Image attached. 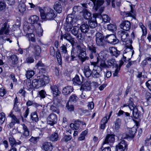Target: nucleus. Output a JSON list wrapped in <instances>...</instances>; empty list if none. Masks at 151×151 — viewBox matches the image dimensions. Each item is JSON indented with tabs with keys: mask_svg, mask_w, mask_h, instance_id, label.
Masks as SVG:
<instances>
[{
	"mask_svg": "<svg viewBox=\"0 0 151 151\" xmlns=\"http://www.w3.org/2000/svg\"><path fill=\"white\" fill-rule=\"evenodd\" d=\"M5 119V115L4 113L2 112L0 113V125L2 124Z\"/></svg>",
	"mask_w": 151,
	"mask_h": 151,
	"instance_id": "nucleus-50",
	"label": "nucleus"
},
{
	"mask_svg": "<svg viewBox=\"0 0 151 151\" xmlns=\"http://www.w3.org/2000/svg\"><path fill=\"white\" fill-rule=\"evenodd\" d=\"M120 27L124 30L129 31L131 28L130 22L128 20L124 21L120 24Z\"/></svg>",
	"mask_w": 151,
	"mask_h": 151,
	"instance_id": "nucleus-16",
	"label": "nucleus"
},
{
	"mask_svg": "<svg viewBox=\"0 0 151 151\" xmlns=\"http://www.w3.org/2000/svg\"><path fill=\"white\" fill-rule=\"evenodd\" d=\"M39 11L42 19L45 21L53 20L56 17L54 11L50 8H40Z\"/></svg>",
	"mask_w": 151,
	"mask_h": 151,
	"instance_id": "nucleus-1",
	"label": "nucleus"
},
{
	"mask_svg": "<svg viewBox=\"0 0 151 151\" xmlns=\"http://www.w3.org/2000/svg\"><path fill=\"white\" fill-rule=\"evenodd\" d=\"M70 126L71 128L73 130H77L80 127L79 124L77 120L75 121L74 124L71 123Z\"/></svg>",
	"mask_w": 151,
	"mask_h": 151,
	"instance_id": "nucleus-40",
	"label": "nucleus"
},
{
	"mask_svg": "<svg viewBox=\"0 0 151 151\" xmlns=\"http://www.w3.org/2000/svg\"><path fill=\"white\" fill-rule=\"evenodd\" d=\"M116 62L115 59H114L108 60L106 62V65L107 67L109 68L112 66L114 65L116 63Z\"/></svg>",
	"mask_w": 151,
	"mask_h": 151,
	"instance_id": "nucleus-42",
	"label": "nucleus"
},
{
	"mask_svg": "<svg viewBox=\"0 0 151 151\" xmlns=\"http://www.w3.org/2000/svg\"><path fill=\"white\" fill-rule=\"evenodd\" d=\"M116 2V5L117 6H120L121 2L119 1H118V0H112L111 1L112 6L114 7L115 8L116 7V6L115 5V3Z\"/></svg>",
	"mask_w": 151,
	"mask_h": 151,
	"instance_id": "nucleus-54",
	"label": "nucleus"
},
{
	"mask_svg": "<svg viewBox=\"0 0 151 151\" xmlns=\"http://www.w3.org/2000/svg\"><path fill=\"white\" fill-rule=\"evenodd\" d=\"M146 84L147 87L151 91V80H148L146 83Z\"/></svg>",
	"mask_w": 151,
	"mask_h": 151,
	"instance_id": "nucleus-64",
	"label": "nucleus"
},
{
	"mask_svg": "<svg viewBox=\"0 0 151 151\" xmlns=\"http://www.w3.org/2000/svg\"><path fill=\"white\" fill-rule=\"evenodd\" d=\"M83 16L86 19L89 20L91 18V14L87 10L84 9L83 10Z\"/></svg>",
	"mask_w": 151,
	"mask_h": 151,
	"instance_id": "nucleus-33",
	"label": "nucleus"
},
{
	"mask_svg": "<svg viewBox=\"0 0 151 151\" xmlns=\"http://www.w3.org/2000/svg\"><path fill=\"white\" fill-rule=\"evenodd\" d=\"M127 106H128L130 110L132 111L134 117L136 119L138 118L140 116V114L139 111H138L137 108L134 104L132 101V99L131 98H129V104L127 105L124 104V105L123 107H124Z\"/></svg>",
	"mask_w": 151,
	"mask_h": 151,
	"instance_id": "nucleus-3",
	"label": "nucleus"
},
{
	"mask_svg": "<svg viewBox=\"0 0 151 151\" xmlns=\"http://www.w3.org/2000/svg\"><path fill=\"white\" fill-rule=\"evenodd\" d=\"M83 72L85 76L87 78L90 77L91 75L92 74L91 71L88 65H85L84 66Z\"/></svg>",
	"mask_w": 151,
	"mask_h": 151,
	"instance_id": "nucleus-27",
	"label": "nucleus"
},
{
	"mask_svg": "<svg viewBox=\"0 0 151 151\" xmlns=\"http://www.w3.org/2000/svg\"><path fill=\"white\" fill-rule=\"evenodd\" d=\"M9 141L11 147H16V141L13 137H9Z\"/></svg>",
	"mask_w": 151,
	"mask_h": 151,
	"instance_id": "nucleus-48",
	"label": "nucleus"
},
{
	"mask_svg": "<svg viewBox=\"0 0 151 151\" xmlns=\"http://www.w3.org/2000/svg\"><path fill=\"white\" fill-rule=\"evenodd\" d=\"M80 29L81 32L86 33L89 31V27L88 25L85 23L82 24L81 26Z\"/></svg>",
	"mask_w": 151,
	"mask_h": 151,
	"instance_id": "nucleus-30",
	"label": "nucleus"
},
{
	"mask_svg": "<svg viewBox=\"0 0 151 151\" xmlns=\"http://www.w3.org/2000/svg\"><path fill=\"white\" fill-rule=\"evenodd\" d=\"M8 116L11 118V122L7 126L9 128H11L13 127L16 123H20L19 119L14 115L13 111H11Z\"/></svg>",
	"mask_w": 151,
	"mask_h": 151,
	"instance_id": "nucleus-7",
	"label": "nucleus"
},
{
	"mask_svg": "<svg viewBox=\"0 0 151 151\" xmlns=\"http://www.w3.org/2000/svg\"><path fill=\"white\" fill-rule=\"evenodd\" d=\"M50 109L52 111L56 113L57 114L59 113V111L58 109L55 106L52 105L50 106Z\"/></svg>",
	"mask_w": 151,
	"mask_h": 151,
	"instance_id": "nucleus-59",
	"label": "nucleus"
},
{
	"mask_svg": "<svg viewBox=\"0 0 151 151\" xmlns=\"http://www.w3.org/2000/svg\"><path fill=\"white\" fill-rule=\"evenodd\" d=\"M117 35L119 37H121L122 40L124 42H126L128 39L129 34L126 32L121 30L118 32Z\"/></svg>",
	"mask_w": 151,
	"mask_h": 151,
	"instance_id": "nucleus-14",
	"label": "nucleus"
},
{
	"mask_svg": "<svg viewBox=\"0 0 151 151\" xmlns=\"http://www.w3.org/2000/svg\"><path fill=\"white\" fill-rule=\"evenodd\" d=\"M124 52L125 53H127L128 54L131 55V56H132L134 53L133 47L131 45H130L129 47L127 48L124 50Z\"/></svg>",
	"mask_w": 151,
	"mask_h": 151,
	"instance_id": "nucleus-37",
	"label": "nucleus"
},
{
	"mask_svg": "<svg viewBox=\"0 0 151 151\" xmlns=\"http://www.w3.org/2000/svg\"><path fill=\"white\" fill-rule=\"evenodd\" d=\"M91 82L90 81H87L82 85L81 88L85 91H88L91 90Z\"/></svg>",
	"mask_w": 151,
	"mask_h": 151,
	"instance_id": "nucleus-28",
	"label": "nucleus"
},
{
	"mask_svg": "<svg viewBox=\"0 0 151 151\" xmlns=\"http://www.w3.org/2000/svg\"><path fill=\"white\" fill-rule=\"evenodd\" d=\"M56 57L58 63L59 65H61L62 64V59L60 53L59 51H56Z\"/></svg>",
	"mask_w": 151,
	"mask_h": 151,
	"instance_id": "nucleus-46",
	"label": "nucleus"
},
{
	"mask_svg": "<svg viewBox=\"0 0 151 151\" xmlns=\"http://www.w3.org/2000/svg\"><path fill=\"white\" fill-rule=\"evenodd\" d=\"M39 93L40 96L42 98H45L47 95L46 92L44 90H42L40 91Z\"/></svg>",
	"mask_w": 151,
	"mask_h": 151,
	"instance_id": "nucleus-56",
	"label": "nucleus"
},
{
	"mask_svg": "<svg viewBox=\"0 0 151 151\" xmlns=\"http://www.w3.org/2000/svg\"><path fill=\"white\" fill-rule=\"evenodd\" d=\"M20 127L22 129V135L25 137H27L29 135V131L27 126L23 124H20Z\"/></svg>",
	"mask_w": 151,
	"mask_h": 151,
	"instance_id": "nucleus-19",
	"label": "nucleus"
},
{
	"mask_svg": "<svg viewBox=\"0 0 151 151\" xmlns=\"http://www.w3.org/2000/svg\"><path fill=\"white\" fill-rule=\"evenodd\" d=\"M108 120L107 119V117L106 116H105L103 117L102 119L100 126V128L101 129L104 130V129L106 126V124L108 122Z\"/></svg>",
	"mask_w": 151,
	"mask_h": 151,
	"instance_id": "nucleus-38",
	"label": "nucleus"
},
{
	"mask_svg": "<svg viewBox=\"0 0 151 151\" xmlns=\"http://www.w3.org/2000/svg\"><path fill=\"white\" fill-rule=\"evenodd\" d=\"M42 147L45 151H51L53 149L52 145L49 142H45L43 143Z\"/></svg>",
	"mask_w": 151,
	"mask_h": 151,
	"instance_id": "nucleus-22",
	"label": "nucleus"
},
{
	"mask_svg": "<svg viewBox=\"0 0 151 151\" xmlns=\"http://www.w3.org/2000/svg\"><path fill=\"white\" fill-rule=\"evenodd\" d=\"M19 12L21 13H24L26 11V5L23 2L21 1L19 3L18 6Z\"/></svg>",
	"mask_w": 151,
	"mask_h": 151,
	"instance_id": "nucleus-32",
	"label": "nucleus"
},
{
	"mask_svg": "<svg viewBox=\"0 0 151 151\" xmlns=\"http://www.w3.org/2000/svg\"><path fill=\"white\" fill-rule=\"evenodd\" d=\"M38 81L37 79H34L32 81V87L38 88L39 87Z\"/></svg>",
	"mask_w": 151,
	"mask_h": 151,
	"instance_id": "nucleus-53",
	"label": "nucleus"
},
{
	"mask_svg": "<svg viewBox=\"0 0 151 151\" xmlns=\"http://www.w3.org/2000/svg\"><path fill=\"white\" fill-rule=\"evenodd\" d=\"M40 77L39 80L40 83V86H43L49 83L50 79L48 76L44 75H42L40 76Z\"/></svg>",
	"mask_w": 151,
	"mask_h": 151,
	"instance_id": "nucleus-15",
	"label": "nucleus"
},
{
	"mask_svg": "<svg viewBox=\"0 0 151 151\" xmlns=\"http://www.w3.org/2000/svg\"><path fill=\"white\" fill-rule=\"evenodd\" d=\"M108 29L111 31H114L116 30V25L112 24H109L107 26Z\"/></svg>",
	"mask_w": 151,
	"mask_h": 151,
	"instance_id": "nucleus-49",
	"label": "nucleus"
},
{
	"mask_svg": "<svg viewBox=\"0 0 151 151\" xmlns=\"http://www.w3.org/2000/svg\"><path fill=\"white\" fill-rule=\"evenodd\" d=\"M96 63H92L91 66H93V69L92 72V75L93 77L96 78L99 77L101 75V68L96 65Z\"/></svg>",
	"mask_w": 151,
	"mask_h": 151,
	"instance_id": "nucleus-6",
	"label": "nucleus"
},
{
	"mask_svg": "<svg viewBox=\"0 0 151 151\" xmlns=\"http://www.w3.org/2000/svg\"><path fill=\"white\" fill-rule=\"evenodd\" d=\"M86 52L81 47V51L79 52L78 57L82 62H84L86 60L88 59V58L86 56Z\"/></svg>",
	"mask_w": 151,
	"mask_h": 151,
	"instance_id": "nucleus-21",
	"label": "nucleus"
},
{
	"mask_svg": "<svg viewBox=\"0 0 151 151\" xmlns=\"http://www.w3.org/2000/svg\"><path fill=\"white\" fill-rule=\"evenodd\" d=\"M60 48L62 52L65 54L67 53V50L66 45H63Z\"/></svg>",
	"mask_w": 151,
	"mask_h": 151,
	"instance_id": "nucleus-57",
	"label": "nucleus"
},
{
	"mask_svg": "<svg viewBox=\"0 0 151 151\" xmlns=\"http://www.w3.org/2000/svg\"><path fill=\"white\" fill-rule=\"evenodd\" d=\"M30 120L33 122H37L38 121L39 118L36 112H34L31 113Z\"/></svg>",
	"mask_w": 151,
	"mask_h": 151,
	"instance_id": "nucleus-34",
	"label": "nucleus"
},
{
	"mask_svg": "<svg viewBox=\"0 0 151 151\" xmlns=\"http://www.w3.org/2000/svg\"><path fill=\"white\" fill-rule=\"evenodd\" d=\"M66 108L67 110L70 111H73L74 110V106L71 104H70L69 102H68L66 104Z\"/></svg>",
	"mask_w": 151,
	"mask_h": 151,
	"instance_id": "nucleus-47",
	"label": "nucleus"
},
{
	"mask_svg": "<svg viewBox=\"0 0 151 151\" xmlns=\"http://www.w3.org/2000/svg\"><path fill=\"white\" fill-rule=\"evenodd\" d=\"M121 120L119 118L117 119L115 123V127L116 128H119L121 125Z\"/></svg>",
	"mask_w": 151,
	"mask_h": 151,
	"instance_id": "nucleus-60",
	"label": "nucleus"
},
{
	"mask_svg": "<svg viewBox=\"0 0 151 151\" xmlns=\"http://www.w3.org/2000/svg\"><path fill=\"white\" fill-rule=\"evenodd\" d=\"M127 145L124 140H122L116 147V151H124Z\"/></svg>",
	"mask_w": 151,
	"mask_h": 151,
	"instance_id": "nucleus-11",
	"label": "nucleus"
},
{
	"mask_svg": "<svg viewBox=\"0 0 151 151\" xmlns=\"http://www.w3.org/2000/svg\"><path fill=\"white\" fill-rule=\"evenodd\" d=\"M63 38L69 42H71V41H72L71 40L74 39L73 37L72 36L70 33L68 32H65V33L64 34H62L61 35L60 39L63 40Z\"/></svg>",
	"mask_w": 151,
	"mask_h": 151,
	"instance_id": "nucleus-20",
	"label": "nucleus"
},
{
	"mask_svg": "<svg viewBox=\"0 0 151 151\" xmlns=\"http://www.w3.org/2000/svg\"><path fill=\"white\" fill-rule=\"evenodd\" d=\"M57 118L56 115L54 114H51L48 116L47 119V122L51 125H53L56 123Z\"/></svg>",
	"mask_w": 151,
	"mask_h": 151,
	"instance_id": "nucleus-13",
	"label": "nucleus"
},
{
	"mask_svg": "<svg viewBox=\"0 0 151 151\" xmlns=\"http://www.w3.org/2000/svg\"><path fill=\"white\" fill-rule=\"evenodd\" d=\"M88 47L91 51V53L94 54L96 53V48L93 45L88 46Z\"/></svg>",
	"mask_w": 151,
	"mask_h": 151,
	"instance_id": "nucleus-58",
	"label": "nucleus"
},
{
	"mask_svg": "<svg viewBox=\"0 0 151 151\" xmlns=\"http://www.w3.org/2000/svg\"><path fill=\"white\" fill-rule=\"evenodd\" d=\"M102 17L103 21L106 23L109 22L110 20V18L106 14L103 15L102 16Z\"/></svg>",
	"mask_w": 151,
	"mask_h": 151,
	"instance_id": "nucleus-55",
	"label": "nucleus"
},
{
	"mask_svg": "<svg viewBox=\"0 0 151 151\" xmlns=\"http://www.w3.org/2000/svg\"><path fill=\"white\" fill-rule=\"evenodd\" d=\"M114 137L115 135L114 134H107L106 136L105 140L103 142V144H108L109 143H113L115 140Z\"/></svg>",
	"mask_w": 151,
	"mask_h": 151,
	"instance_id": "nucleus-17",
	"label": "nucleus"
},
{
	"mask_svg": "<svg viewBox=\"0 0 151 151\" xmlns=\"http://www.w3.org/2000/svg\"><path fill=\"white\" fill-rule=\"evenodd\" d=\"M9 26H7V23L5 22L3 24L1 29L0 30V35L4 34H6L9 32Z\"/></svg>",
	"mask_w": 151,
	"mask_h": 151,
	"instance_id": "nucleus-24",
	"label": "nucleus"
},
{
	"mask_svg": "<svg viewBox=\"0 0 151 151\" xmlns=\"http://www.w3.org/2000/svg\"><path fill=\"white\" fill-rule=\"evenodd\" d=\"M72 138V137L70 135H65L63 138V140L65 142H67L70 141Z\"/></svg>",
	"mask_w": 151,
	"mask_h": 151,
	"instance_id": "nucleus-63",
	"label": "nucleus"
},
{
	"mask_svg": "<svg viewBox=\"0 0 151 151\" xmlns=\"http://www.w3.org/2000/svg\"><path fill=\"white\" fill-rule=\"evenodd\" d=\"M106 42H107L109 43L113 44H116L118 41L114 34L107 35L105 37Z\"/></svg>",
	"mask_w": 151,
	"mask_h": 151,
	"instance_id": "nucleus-10",
	"label": "nucleus"
},
{
	"mask_svg": "<svg viewBox=\"0 0 151 151\" xmlns=\"http://www.w3.org/2000/svg\"><path fill=\"white\" fill-rule=\"evenodd\" d=\"M109 52L111 55L117 57L120 54V52L116 48L113 47H110L109 49Z\"/></svg>",
	"mask_w": 151,
	"mask_h": 151,
	"instance_id": "nucleus-23",
	"label": "nucleus"
},
{
	"mask_svg": "<svg viewBox=\"0 0 151 151\" xmlns=\"http://www.w3.org/2000/svg\"><path fill=\"white\" fill-rule=\"evenodd\" d=\"M78 99V97L75 94H73L70 96L69 101H70L76 102L77 101Z\"/></svg>",
	"mask_w": 151,
	"mask_h": 151,
	"instance_id": "nucleus-52",
	"label": "nucleus"
},
{
	"mask_svg": "<svg viewBox=\"0 0 151 151\" xmlns=\"http://www.w3.org/2000/svg\"><path fill=\"white\" fill-rule=\"evenodd\" d=\"M36 26L35 27H34V30L32 28L31 29L32 30L33 32L35 31L37 35L39 37L41 36L42 35L43 30L40 24H36Z\"/></svg>",
	"mask_w": 151,
	"mask_h": 151,
	"instance_id": "nucleus-18",
	"label": "nucleus"
},
{
	"mask_svg": "<svg viewBox=\"0 0 151 151\" xmlns=\"http://www.w3.org/2000/svg\"><path fill=\"white\" fill-rule=\"evenodd\" d=\"M78 21L76 16L73 14L68 15L66 18V22L64 23V28L65 32L71 31L73 25L76 23Z\"/></svg>",
	"mask_w": 151,
	"mask_h": 151,
	"instance_id": "nucleus-2",
	"label": "nucleus"
},
{
	"mask_svg": "<svg viewBox=\"0 0 151 151\" xmlns=\"http://www.w3.org/2000/svg\"><path fill=\"white\" fill-rule=\"evenodd\" d=\"M58 135L57 132H55L53 133L50 137V141H55L58 140Z\"/></svg>",
	"mask_w": 151,
	"mask_h": 151,
	"instance_id": "nucleus-39",
	"label": "nucleus"
},
{
	"mask_svg": "<svg viewBox=\"0 0 151 151\" xmlns=\"http://www.w3.org/2000/svg\"><path fill=\"white\" fill-rule=\"evenodd\" d=\"M39 137H31L29 139L30 142H32L34 144L36 143L37 142V140L39 139Z\"/></svg>",
	"mask_w": 151,
	"mask_h": 151,
	"instance_id": "nucleus-61",
	"label": "nucleus"
},
{
	"mask_svg": "<svg viewBox=\"0 0 151 151\" xmlns=\"http://www.w3.org/2000/svg\"><path fill=\"white\" fill-rule=\"evenodd\" d=\"M35 74V72L33 70H30L27 71L25 75L27 78L29 79L32 78Z\"/></svg>",
	"mask_w": 151,
	"mask_h": 151,
	"instance_id": "nucleus-43",
	"label": "nucleus"
},
{
	"mask_svg": "<svg viewBox=\"0 0 151 151\" xmlns=\"http://www.w3.org/2000/svg\"><path fill=\"white\" fill-rule=\"evenodd\" d=\"M71 32L73 35L76 37L78 40L83 41L85 39V35L81 32L80 28L79 27L73 26Z\"/></svg>",
	"mask_w": 151,
	"mask_h": 151,
	"instance_id": "nucleus-4",
	"label": "nucleus"
},
{
	"mask_svg": "<svg viewBox=\"0 0 151 151\" xmlns=\"http://www.w3.org/2000/svg\"><path fill=\"white\" fill-rule=\"evenodd\" d=\"M25 88L29 90L32 88V85L30 80H26L24 83Z\"/></svg>",
	"mask_w": 151,
	"mask_h": 151,
	"instance_id": "nucleus-41",
	"label": "nucleus"
},
{
	"mask_svg": "<svg viewBox=\"0 0 151 151\" xmlns=\"http://www.w3.org/2000/svg\"><path fill=\"white\" fill-rule=\"evenodd\" d=\"M39 18L36 15H33L30 17L29 20L31 22L30 26V28H32L33 29H35L34 27L36 26V24H37V22Z\"/></svg>",
	"mask_w": 151,
	"mask_h": 151,
	"instance_id": "nucleus-12",
	"label": "nucleus"
},
{
	"mask_svg": "<svg viewBox=\"0 0 151 151\" xmlns=\"http://www.w3.org/2000/svg\"><path fill=\"white\" fill-rule=\"evenodd\" d=\"M6 7V4L4 1H0V11L4 9Z\"/></svg>",
	"mask_w": 151,
	"mask_h": 151,
	"instance_id": "nucleus-62",
	"label": "nucleus"
},
{
	"mask_svg": "<svg viewBox=\"0 0 151 151\" xmlns=\"http://www.w3.org/2000/svg\"><path fill=\"white\" fill-rule=\"evenodd\" d=\"M96 41L97 45L100 46H104L106 44L105 36L99 32L96 34Z\"/></svg>",
	"mask_w": 151,
	"mask_h": 151,
	"instance_id": "nucleus-5",
	"label": "nucleus"
},
{
	"mask_svg": "<svg viewBox=\"0 0 151 151\" xmlns=\"http://www.w3.org/2000/svg\"><path fill=\"white\" fill-rule=\"evenodd\" d=\"M53 8L58 13H61L62 12L63 8L60 3L59 2H56L55 3Z\"/></svg>",
	"mask_w": 151,
	"mask_h": 151,
	"instance_id": "nucleus-26",
	"label": "nucleus"
},
{
	"mask_svg": "<svg viewBox=\"0 0 151 151\" xmlns=\"http://www.w3.org/2000/svg\"><path fill=\"white\" fill-rule=\"evenodd\" d=\"M26 36L28 37L29 40H30L33 42H35L36 40L35 38V35L34 34L28 33L26 34Z\"/></svg>",
	"mask_w": 151,
	"mask_h": 151,
	"instance_id": "nucleus-44",
	"label": "nucleus"
},
{
	"mask_svg": "<svg viewBox=\"0 0 151 151\" xmlns=\"http://www.w3.org/2000/svg\"><path fill=\"white\" fill-rule=\"evenodd\" d=\"M73 91V87L70 86H68L63 88L62 92L64 95H68L70 93Z\"/></svg>",
	"mask_w": 151,
	"mask_h": 151,
	"instance_id": "nucleus-31",
	"label": "nucleus"
},
{
	"mask_svg": "<svg viewBox=\"0 0 151 151\" xmlns=\"http://www.w3.org/2000/svg\"><path fill=\"white\" fill-rule=\"evenodd\" d=\"M91 1L94 5L93 8L96 11H97L102 5L104 3L103 0H90ZM107 3V5H109L110 3V0H106Z\"/></svg>",
	"mask_w": 151,
	"mask_h": 151,
	"instance_id": "nucleus-8",
	"label": "nucleus"
},
{
	"mask_svg": "<svg viewBox=\"0 0 151 151\" xmlns=\"http://www.w3.org/2000/svg\"><path fill=\"white\" fill-rule=\"evenodd\" d=\"M94 16V15H93L92 20H91L88 22L90 27L92 28H95L97 25V23L96 21V16Z\"/></svg>",
	"mask_w": 151,
	"mask_h": 151,
	"instance_id": "nucleus-29",
	"label": "nucleus"
},
{
	"mask_svg": "<svg viewBox=\"0 0 151 151\" xmlns=\"http://www.w3.org/2000/svg\"><path fill=\"white\" fill-rule=\"evenodd\" d=\"M81 47L79 45H77L76 50L74 48H72L71 51V55L78 56V55H79V52L81 51Z\"/></svg>",
	"mask_w": 151,
	"mask_h": 151,
	"instance_id": "nucleus-35",
	"label": "nucleus"
},
{
	"mask_svg": "<svg viewBox=\"0 0 151 151\" xmlns=\"http://www.w3.org/2000/svg\"><path fill=\"white\" fill-rule=\"evenodd\" d=\"M73 84L75 85H81L82 83V81L80 80L79 77L77 75L73 79Z\"/></svg>",
	"mask_w": 151,
	"mask_h": 151,
	"instance_id": "nucleus-36",
	"label": "nucleus"
},
{
	"mask_svg": "<svg viewBox=\"0 0 151 151\" xmlns=\"http://www.w3.org/2000/svg\"><path fill=\"white\" fill-rule=\"evenodd\" d=\"M139 25L142 29V35L144 36L146 35L147 34V31L146 27L144 26L142 23H139Z\"/></svg>",
	"mask_w": 151,
	"mask_h": 151,
	"instance_id": "nucleus-45",
	"label": "nucleus"
},
{
	"mask_svg": "<svg viewBox=\"0 0 151 151\" xmlns=\"http://www.w3.org/2000/svg\"><path fill=\"white\" fill-rule=\"evenodd\" d=\"M11 58L12 60V63L13 65L16 64L17 63L18 59L17 55H12Z\"/></svg>",
	"mask_w": 151,
	"mask_h": 151,
	"instance_id": "nucleus-51",
	"label": "nucleus"
},
{
	"mask_svg": "<svg viewBox=\"0 0 151 151\" xmlns=\"http://www.w3.org/2000/svg\"><path fill=\"white\" fill-rule=\"evenodd\" d=\"M50 89L54 97L58 96L60 93V92L58 90V87L55 86H51Z\"/></svg>",
	"mask_w": 151,
	"mask_h": 151,
	"instance_id": "nucleus-25",
	"label": "nucleus"
},
{
	"mask_svg": "<svg viewBox=\"0 0 151 151\" xmlns=\"http://www.w3.org/2000/svg\"><path fill=\"white\" fill-rule=\"evenodd\" d=\"M28 49L32 51L36 56L39 55L41 51V49L39 45L32 44H30Z\"/></svg>",
	"mask_w": 151,
	"mask_h": 151,
	"instance_id": "nucleus-9",
	"label": "nucleus"
}]
</instances>
